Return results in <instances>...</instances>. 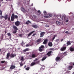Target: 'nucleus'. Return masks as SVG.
Listing matches in <instances>:
<instances>
[{
  "instance_id": "f257e3e1",
  "label": "nucleus",
  "mask_w": 74,
  "mask_h": 74,
  "mask_svg": "<svg viewBox=\"0 0 74 74\" xmlns=\"http://www.w3.org/2000/svg\"><path fill=\"white\" fill-rule=\"evenodd\" d=\"M38 59H36L34 60V62H32L31 63L30 66H34V65L36 64H38L39 62V61H37V60H38Z\"/></svg>"
},
{
  "instance_id": "f03ea898",
  "label": "nucleus",
  "mask_w": 74,
  "mask_h": 74,
  "mask_svg": "<svg viewBox=\"0 0 74 74\" xmlns=\"http://www.w3.org/2000/svg\"><path fill=\"white\" fill-rule=\"evenodd\" d=\"M15 18H18V17L17 15H15L13 13L11 16V21H14V20L15 19Z\"/></svg>"
},
{
  "instance_id": "7ed1b4c3",
  "label": "nucleus",
  "mask_w": 74,
  "mask_h": 74,
  "mask_svg": "<svg viewBox=\"0 0 74 74\" xmlns=\"http://www.w3.org/2000/svg\"><path fill=\"white\" fill-rule=\"evenodd\" d=\"M66 45L64 44L63 45L62 47L60 49V50L61 51H65L66 49Z\"/></svg>"
},
{
  "instance_id": "20e7f679",
  "label": "nucleus",
  "mask_w": 74,
  "mask_h": 74,
  "mask_svg": "<svg viewBox=\"0 0 74 74\" xmlns=\"http://www.w3.org/2000/svg\"><path fill=\"white\" fill-rule=\"evenodd\" d=\"M15 67H16V66L15 65H12L10 67V69L11 70H13L14 69H15Z\"/></svg>"
},
{
  "instance_id": "39448f33",
  "label": "nucleus",
  "mask_w": 74,
  "mask_h": 74,
  "mask_svg": "<svg viewBox=\"0 0 74 74\" xmlns=\"http://www.w3.org/2000/svg\"><path fill=\"white\" fill-rule=\"evenodd\" d=\"M45 34V32H42L40 33V37H42L44 36V34Z\"/></svg>"
},
{
  "instance_id": "423d86ee",
  "label": "nucleus",
  "mask_w": 74,
  "mask_h": 74,
  "mask_svg": "<svg viewBox=\"0 0 74 74\" xmlns=\"http://www.w3.org/2000/svg\"><path fill=\"white\" fill-rule=\"evenodd\" d=\"M15 25L16 26H19V25H20V22L19 21H17L15 22Z\"/></svg>"
},
{
  "instance_id": "0eeeda50",
  "label": "nucleus",
  "mask_w": 74,
  "mask_h": 74,
  "mask_svg": "<svg viewBox=\"0 0 74 74\" xmlns=\"http://www.w3.org/2000/svg\"><path fill=\"white\" fill-rule=\"evenodd\" d=\"M47 42H48V39H45L44 40V41L43 43V44H45V45H46V44H47Z\"/></svg>"
},
{
  "instance_id": "6e6552de",
  "label": "nucleus",
  "mask_w": 74,
  "mask_h": 74,
  "mask_svg": "<svg viewBox=\"0 0 74 74\" xmlns=\"http://www.w3.org/2000/svg\"><path fill=\"white\" fill-rule=\"evenodd\" d=\"M52 52L51 51H50L49 52L47 53V55L48 56H50L51 55V53H52Z\"/></svg>"
},
{
  "instance_id": "1a4fd4ad",
  "label": "nucleus",
  "mask_w": 74,
  "mask_h": 74,
  "mask_svg": "<svg viewBox=\"0 0 74 74\" xmlns=\"http://www.w3.org/2000/svg\"><path fill=\"white\" fill-rule=\"evenodd\" d=\"M36 57H37V55L35 54H32L31 56L32 58H35Z\"/></svg>"
},
{
  "instance_id": "9d476101",
  "label": "nucleus",
  "mask_w": 74,
  "mask_h": 74,
  "mask_svg": "<svg viewBox=\"0 0 74 74\" xmlns=\"http://www.w3.org/2000/svg\"><path fill=\"white\" fill-rule=\"evenodd\" d=\"M41 41H42V39H41V38H40L37 40V43H38V44H39L41 42Z\"/></svg>"
},
{
  "instance_id": "9b49d317",
  "label": "nucleus",
  "mask_w": 74,
  "mask_h": 74,
  "mask_svg": "<svg viewBox=\"0 0 74 74\" xmlns=\"http://www.w3.org/2000/svg\"><path fill=\"white\" fill-rule=\"evenodd\" d=\"M32 26L34 28H35V29H37L38 27V26L37 25H32Z\"/></svg>"
},
{
  "instance_id": "f8f14e48",
  "label": "nucleus",
  "mask_w": 74,
  "mask_h": 74,
  "mask_svg": "<svg viewBox=\"0 0 74 74\" xmlns=\"http://www.w3.org/2000/svg\"><path fill=\"white\" fill-rule=\"evenodd\" d=\"M12 27L15 30H18V28H17V27H16V26L15 25H13Z\"/></svg>"
},
{
  "instance_id": "ddd939ff",
  "label": "nucleus",
  "mask_w": 74,
  "mask_h": 74,
  "mask_svg": "<svg viewBox=\"0 0 74 74\" xmlns=\"http://www.w3.org/2000/svg\"><path fill=\"white\" fill-rule=\"evenodd\" d=\"M16 56V55L15 54H13V53H12L10 55V56L11 58H14Z\"/></svg>"
},
{
  "instance_id": "4468645a",
  "label": "nucleus",
  "mask_w": 74,
  "mask_h": 74,
  "mask_svg": "<svg viewBox=\"0 0 74 74\" xmlns=\"http://www.w3.org/2000/svg\"><path fill=\"white\" fill-rule=\"evenodd\" d=\"M29 23H30L31 24V23H32V22L31 21H30L29 20H28L27 21H26L25 23V24L26 25H29Z\"/></svg>"
},
{
  "instance_id": "2eb2a0df",
  "label": "nucleus",
  "mask_w": 74,
  "mask_h": 74,
  "mask_svg": "<svg viewBox=\"0 0 74 74\" xmlns=\"http://www.w3.org/2000/svg\"><path fill=\"white\" fill-rule=\"evenodd\" d=\"M35 32V31H33L31 32L30 33H29V34L28 35V37H29L30 36H31L33 33L34 32Z\"/></svg>"
},
{
  "instance_id": "dca6fc26",
  "label": "nucleus",
  "mask_w": 74,
  "mask_h": 74,
  "mask_svg": "<svg viewBox=\"0 0 74 74\" xmlns=\"http://www.w3.org/2000/svg\"><path fill=\"white\" fill-rule=\"evenodd\" d=\"M10 53H8L7 54L6 59H9V57H10Z\"/></svg>"
},
{
  "instance_id": "f3484780",
  "label": "nucleus",
  "mask_w": 74,
  "mask_h": 74,
  "mask_svg": "<svg viewBox=\"0 0 74 74\" xmlns=\"http://www.w3.org/2000/svg\"><path fill=\"white\" fill-rule=\"evenodd\" d=\"M73 67L72 66H69L68 67V70H71L72 69V68H73Z\"/></svg>"
},
{
  "instance_id": "a211bd4d",
  "label": "nucleus",
  "mask_w": 74,
  "mask_h": 74,
  "mask_svg": "<svg viewBox=\"0 0 74 74\" xmlns=\"http://www.w3.org/2000/svg\"><path fill=\"white\" fill-rule=\"evenodd\" d=\"M47 58V57L46 56L43 57L42 59V61H44V60H45Z\"/></svg>"
},
{
  "instance_id": "6ab92c4d",
  "label": "nucleus",
  "mask_w": 74,
  "mask_h": 74,
  "mask_svg": "<svg viewBox=\"0 0 74 74\" xmlns=\"http://www.w3.org/2000/svg\"><path fill=\"white\" fill-rule=\"evenodd\" d=\"M48 45L49 47H52V42H49L48 43Z\"/></svg>"
},
{
  "instance_id": "aec40b11",
  "label": "nucleus",
  "mask_w": 74,
  "mask_h": 74,
  "mask_svg": "<svg viewBox=\"0 0 74 74\" xmlns=\"http://www.w3.org/2000/svg\"><path fill=\"white\" fill-rule=\"evenodd\" d=\"M29 51V48H27L26 49H25L23 50V51L24 52H26V51Z\"/></svg>"
},
{
  "instance_id": "412c9836",
  "label": "nucleus",
  "mask_w": 74,
  "mask_h": 74,
  "mask_svg": "<svg viewBox=\"0 0 74 74\" xmlns=\"http://www.w3.org/2000/svg\"><path fill=\"white\" fill-rule=\"evenodd\" d=\"M60 59V57H57L56 59V61H58V60H59Z\"/></svg>"
},
{
  "instance_id": "4be33fe9",
  "label": "nucleus",
  "mask_w": 74,
  "mask_h": 74,
  "mask_svg": "<svg viewBox=\"0 0 74 74\" xmlns=\"http://www.w3.org/2000/svg\"><path fill=\"white\" fill-rule=\"evenodd\" d=\"M7 35L8 36H10V38H11V34L10 33H8Z\"/></svg>"
},
{
  "instance_id": "5701e85b",
  "label": "nucleus",
  "mask_w": 74,
  "mask_h": 74,
  "mask_svg": "<svg viewBox=\"0 0 74 74\" xmlns=\"http://www.w3.org/2000/svg\"><path fill=\"white\" fill-rule=\"evenodd\" d=\"M66 44H67L68 45H71V42L68 41L66 43Z\"/></svg>"
},
{
  "instance_id": "b1692460",
  "label": "nucleus",
  "mask_w": 74,
  "mask_h": 74,
  "mask_svg": "<svg viewBox=\"0 0 74 74\" xmlns=\"http://www.w3.org/2000/svg\"><path fill=\"white\" fill-rule=\"evenodd\" d=\"M8 17V15L6 14L5 16H4V18L5 20H7V17Z\"/></svg>"
},
{
  "instance_id": "393cba45",
  "label": "nucleus",
  "mask_w": 74,
  "mask_h": 74,
  "mask_svg": "<svg viewBox=\"0 0 74 74\" xmlns=\"http://www.w3.org/2000/svg\"><path fill=\"white\" fill-rule=\"evenodd\" d=\"M56 24L57 25H60V22L58 21H57L56 22Z\"/></svg>"
},
{
  "instance_id": "a878e982",
  "label": "nucleus",
  "mask_w": 74,
  "mask_h": 74,
  "mask_svg": "<svg viewBox=\"0 0 74 74\" xmlns=\"http://www.w3.org/2000/svg\"><path fill=\"white\" fill-rule=\"evenodd\" d=\"M70 51H71V52H73V51H74V49L73 47H71L70 48Z\"/></svg>"
},
{
  "instance_id": "bb28decb",
  "label": "nucleus",
  "mask_w": 74,
  "mask_h": 74,
  "mask_svg": "<svg viewBox=\"0 0 74 74\" xmlns=\"http://www.w3.org/2000/svg\"><path fill=\"white\" fill-rule=\"evenodd\" d=\"M1 63H6V64H7L8 62H5V61H1Z\"/></svg>"
},
{
  "instance_id": "cd10ccee",
  "label": "nucleus",
  "mask_w": 74,
  "mask_h": 74,
  "mask_svg": "<svg viewBox=\"0 0 74 74\" xmlns=\"http://www.w3.org/2000/svg\"><path fill=\"white\" fill-rule=\"evenodd\" d=\"M56 35H54V36L52 39V41H53V40H54V39L55 38V37H56Z\"/></svg>"
},
{
  "instance_id": "c85d7f7f",
  "label": "nucleus",
  "mask_w": 74,
  "mask_h": 74,
  "mask_svg": "<svg viewBox=\"0 0 74 74\" xmlns=\"http://www.w3.org/2000/svg\"><path fill=\"white\" fill-rule=\"evenodd\" d=\"M29 69H30V67H29V66H28V67H27V68H25V70H26L28 71V70H29Z\"/></svg>"
},
{
  "instance_id": "c756f323",
  "label": "nucleus",
  "mask_w": 74,
  "mask_h": 74,
  "mask_svg": "<svg viewBox=\"0 0 74 74\" xmlns=\"http://www.w3.org/2000/svg\"><path fill=\"white\" fill-rule=\"evenodd\" d=\"M21 60L22 61V62L24 61V58H23V57L22 56L21 57Z\"/></svg>"
},
{
  "instance_id": "7c9ffc66",
  "label": "nucleus",
  "mask_w": 74,
  "mask_h": 74,
  "mask_svg": "<svg viewBox=\"0 0 74 74\" xmlns=\"http://www.w3.org/2000/svg\"><path fill=\"white\" fill-rule=\"evenodd\" d=\"M42 48L41 47H39V51H42Z\"/></svg>"
},
{
  "instance_id": "2f4dec72",
  "label": "nucleus",
  "mask_w": 74,
  "mask_h": 74,
  "mask_svg": "<svg viewBox=\"0 0 74 74\" xmlns=\"http://www.w3.org/2000/svg\"><path fill=\"white\" fill-rule=\"evenodd\" d=\"M44 18H49V16H44Z\"/></svg>"
},
{
  "instance_id": "473e14b6",
  "label": "nucleus",
  "mask_w": 74,
  "mask_h": 74,
  "mask_svg": "<svg viewBox=\"0 0 74 74\" xmlns=\"http://www.w3.org/2000/svg\"><path fill=\"white\" fill-rule=\"evenodd\" d=\"M17 32V30H15L13 32V34H15Z\"/></svg>"
},
{
  "instance_id": "72a5a7b5",
  "label": "nucleus",
  "mask_w": 74,
  "mask_h": 74,
  "mask_svg": "<svg viewBox=\"0 0 74 74\" xmlns=\"http://www.w3.org/2000/svg\"><path fill=\"white\" fill-rule=\"evenodd\" d=\"M50 51H54V49L53 48H51L49 49Z\"/></svg>"
},
{
  "instance_id": "f704fd0d",
  "label": "nucleus",
  "mask_w": 74,
  "mask_h": 74,
  "mask_svg": "<svg viewBox=\"0 0 74 74\" xmlns=\"http://www.w3.org/2000/svg\"><path fill=\"white\" fill-rule=\"evenodd\" d=\"M22 63V61H21V63H20V66H23V64Z\"/></svg>"
},
{
  "instance_id": "c9c22d12",
  "label": "nucleus",
  "mask_w": 74,
  "mask_h": 74,
  "mask_svg": "<svg viewBox=\"0 0 74 74\" xmlns=\"http://www.w3.org/2000/svg\"><path fill=\"white\" fill-rule=\"evenodd\" d=\"M48 15L50 17H52V14H48Z\"/></svg>"
},
{
  "instance_id": "e433bc0d",
  "label": "nucleus",
  "mask_w": 74,
  "mask_h": 74,
  "mask_svg": "<svg viewBox=\"0 0 74 74\" xmlns=\"http://www.w3.org/2000/svg\"><path fill=\"white\" fill-rule=\"evenodd\" d=\"M44 15H47V13L46 11H44Z\"/></svg>"
},
{
  "instance_id": "4c0bfd02",
  "label": "nucleus",
  "mask_w": 74,
  "mask_h": 74,
  "mask_svg": "<svg viewBox=\"0 0 74 74\" xmlns=\"http://www.w3.org/2000/svg\"><path fill=\"white\" fill-rule=\"evenodd\" d=\"M21 44L22 45H23L25 44V43L23 42V40L22 41V42H21Z\"/></svg>"
},
{
  "instance_id": "58836bf2",
  "label": "nucleus",
  "mask_w": 74,
  "mask_h": 74,
  "mask_svg": "<svg viewBox=\"0 0 74 74\" xmlns=\"http://www.w3.org/2000/svg\"><path fill=\"white\" fill-rule=\"evenodd\" d=\"M44 68H41L40 69V71H42L43 70H44Z\"/></svg>"
},
{
  "instance_id": "ea45409f",
  "label": "nucleus",
  "mask_w": 74,
  "mask_h": 74,
  "mask_svg": "<svg viewBox=\"0 0 74 74\" xmlns=\"http://www.w3.org/2000/svg\"><path fill=\"white\" fill-rule=\"evenodd\" d=\"M56 42H59V39H58L56 40Z\"/></svg>"
},
{
  "instance_id": "a19ab883",
  "label": "nucleus",
  "mask_w": 74,
  "mask_h": 74,
  "mask_svg": "<svg viewBox=\"0 0 74 74\" xmlns=\"http://www.w3.org/2000/svg\"><path fill=\"white\" fill-rule=\"evenodd\" d=\"M64 16H62V20H63V19H64Z\"/></svg>"
},
{
  "instance_id": "79ce46f5",
  "label": "nucleus",
  "mask_w": 74,
  "mask_h": 74,
  "mask_svg": "<svg viewBox=\"0 0 74 74\" xmlns=\"http://www.w3.org/2000/svg\"><path fill=\"white\" fill-rule=\"evenodd\" d=\"M1 19H3V18H4V16H0Z\"/></svg>"
},
{
  "instance_id": "37998d69",
  "label": "nucleus",
  "mask_w": 74,
  "mask_h": 74,
  "mask_svg": "<svg viewBox=\"0 0 74 74\" xmlns=\"http://www.w3.org/2000/svg\"><path fill=\"white\" fill-rule=\"evenodd\" d=\"M0 15H2V11L0 10Z\"/></svg>"
},
{
  "instance_id": "c03bdc74",
  "label": "nucleus",
  "mask_w": 74,
  "mask_h": 74,
  "mask_svg": "<svg viewBox=\"0 0 74 74\" xmlns=\"http://www.w3.org/2000/svg\"><path fill=\"white\" fill-rule=\"evenodd\" d=\"M8 21H10V16H9L8 18Z\"/></svg>"
},
{
  "instance_id": "a18cd8bd",
  "label": "nucleus",
  "mask_w": 74,
  "mask_h": 74,
  "mask_svg": "<svg viewBox=\"0 0 74 74\" xmlns=\"http://www.w3.org/2000/svg\"><path fill=\"white\" fill-rule=\"evenodd\" d=\"M40 47L42 48H44V45H42Z\"/></svg>"
},
{
  "instance_id": "49530a36",
  "label": "nucleus",
  "mask_w": 74,
  "mask_h": 74,
  "mask_svg": "<svg viewBox=\"0 0 74 74\" xmlns=\"http://www.w3.org/2000/svg\"><path fill=\"white\" fill-rule=\"evenodd\" d=\"M26 47H29V44H27L26 45Z\"/></svg>"
},
{
  "instance_id": "de8ad7c7",
  "label": "nucleus",
  "mask_w": 74,
  "mask_h": 74,
  "mask_svg": "<svg viewBox=\"0 0 74 74\" xmlns=\"http://www.w3.org/2000/svg\"><path fill=\"white\" fill-rule=\"evenodd\" d=\"M35 35H36V34H33L32 36L33 37H34Z\"/></svg>"
},
{
  "instance_id": "09e8293b",
  "label": "nucleus",
  "mask_w": 74,
  "mask_h": 74,
  "mask_svg": "<svg viewBox=\"0 0 74 74\" xmlns=\"http://www.w3.org/2000/svg\"><path fill=\"white\" fill-rule=\"evenodd\" d=\"M26 33H28L29 32V30H27L25 31Z\"/></svg>"
},
{
  "instance_id": "8fccbe9b",
  "label": "nucleus",
  "mask_w": 74,
  "mask_h": 74,
  "mask_svg": "<svg viewBox=\"0 0 74 74\" xmlns=\"http://www.w3.org/2000/svg\"><path fill=\"white\" fill-rule=\"evenodd\" d=\"M68 22H69V19L68 18H67V20L66 21V22L67 23Z\"/></svg>"
},
{
  "instance_id": "3c124183",
  "label": "nucleus",
  "mask_w": 74,
  "mask_h": 74,
  "mask_svg": "<svg viewBox=\"0 0 74 74\" xmlns=\"http://www.w3.org/2000/svg\"><path fill=\"white\" fill-rule=\"evenodd\" d=\"M69 32V31H66L65 32V33H66V34H68V33Z\"/></svg>"
},
{
  "instance_id": "603ef678",
  "label": "nucleus",
  "mask_w": 74,
  "mask_h": 74,
  "mask_svg": "<svg viewBox=\"0 0 74 74\" xmlns=\"http://www.w3.org/2000/svg\"><path fill=\"white\" fill-rule=\"evenodd\" d=\"M64 55L63 53H61V56H63V55Z\"/></svg>"
},
{
  "instance_id": "864d4df0",
  "label": "nucleus",
  "mask_w": 74,
  "mask_h": 74,
  "mask_svg": "<svg viewBox=\"0 0 74 74\" xmlns=\"http://www.w3.org/2000/svg\"><path fill=\"white\" fill-rule=\"evenodd\" d=\"M38 12L39 13H40V14H41V12H40V10H38Z\"/></svg>"
},
{
  "instance_id": "5fc2aeb1",
  "label": "nucleus",
  "mask_w": 74,
  "mask_h": 74,
  "mask_svg": "<svg viewBox=\"0 0 74 74\" xmlns=\"http://www.w3.org/2000/svg\"><path fill=\"white\" fill-rule=\"evenodd\" d=\"M66 53H66V52H65L63 54L64 55L65 54H66Z\"/></svg>"
},
{
  "instance_id": "6e6d98bb",
  "label": "nucleus",
  "mask_w": 74,
  "mask_h": 74,
  "mask_svg": "<svg viewBox=\"0 0 74 74\" xmlns=\"http://www.w3.org/2000/svg\"><path fill=\"white\" fill-rule=\"evenodd\" d=\"M22 11H25V9H24V8L23 9H22Z\"/></svg>"
},
{
  "instance_id": "4d7b16f0",
  "label": "nucleus",
  "mask_w": 74,
  "mask_h": 74,
  "mask_svg": "<svg viewBox=\"0 0 74 74\" xmlns=\"http://www.w3.org/2000/svg\"><path fill=\"white\" fill-rule=\"evenodd\" d=\"M26 65H25L24 67V68L25 69L26 68Z\"/></svg>"
},
{
  "instance_id": "13d9d810",
  "label": "nucleus",
  "mask_w": 74,
  "mask_h": 74,
  "mask_svg": "<svg viewBox=\"0 0 74 74\" xmlns=\"http://www.w3.org/2000/svg\"><path fill=\"white\" fill-rule=\"evenodd\" d=\"M63 39H62V40H61V41H62H62H63Z\"/></svg>"
},
{
  "instance_id": "bf43d9fd",
  "label": "nucleus",
  "mask_w": 74,
  "mask_h": 74,
  "mask_svg": "<svg viewBox=\"0 0 74 74\" xmlns=\"http://www.w3.org/2000/svg\"><path fill=\"white\" fill-rule=\"evenodd\" d=\"M6 1H8V0H6ZM11 0H8V1H11Z\"/></svg>"
},
{
  "instance_id": "052dcab7",
  "label": "nucleus",
  "mask_w": 74,
  "mask_h": 74,
  "mask_svg": "<svg viewBox=\"0 0 74 74\" xmlns=\"http://www.w3.org/2000/svg\"><path fill=\"white\" fill-rule=\"evenodd\" d=\"M11 8H12V5H11Z\"/></svg>"
},
{
  "instance_id": "680f3d73",
  "label": "nucleus",
  "mask_w": 74,
  "mask_h": 74,
  "mask_svg": "<svg viewBox=\"0 0 74 74\" xmlns=\"http://www.w3.org/2000/svg\"><path fill=\"white\" fill-rule=\"evenodd\" d=\"M59 16L60 17H60H61V16Z\"/></svg>"
},
{
  "instance_id": "e2e57ef3",
  "label": "nucleus",
  "mask_w": 74,
  "mask_h": 74,
  "mask_svg": "<svg viewBox=\"0 0 74 74\" xmlns=\"http://www.w3.org/2000/svg\"><path fill=\"white\" fill-rule=\"evenodd\" d=\"M1 49H0V52H1Z\"/></svg>"
},
{
  "instance_id": "0e129e2a",
  "label": "nucleus",
  "mask_w": 74,
  "mask_h": 74,
  "mask_svg": "<svg viewBox=\"0 0 74 74\" xmlns=\"http://www.w3.org/2000/svg\"><path fill=\"white\" fill-rule=\"evenodd\" d=\"M32 6L33 5V4H32Z\"/></svg>"
},
{
  "instance_id": "69168bd1",
  "label": "nucleus",
  "mask_w": 74,
  "mask_h": 74,
  "mask_svg": "<svg viewBox=\"0 0 74 74\" xmlns=\"http://www.w3.org/2000/svg\"><path fill=\"white\" fill-rule=\"evenodd\" d=\"M73 74H74V72L73 73Z\"/></svg>"
},
{
  "instance_id": "338daca9",
  "label": "nucleus",
  "mask_w": 74,
  "mask_h": 74,
  "mask_svg": "<svg viewBox=\"0 0 74 74\" xmlns=\"http://www.w3.org/2000/svg\"><path fill=\"white\" fill-rule=\"evenodd\" d=\"M18 49H19V48Z\"/></svg>"
},
{
  "instance_id": "774afa93",
  "label": "nucleus",
  "mask_w": 74,
  "mask_h": 74,
  "mask_svg": "<svg viewBox=\"0 0 74 74\" xmlns=\"http://www.w3.org/2000/svg\"><path fill=\"white\" fill-rule=\"evenodd\" d=\"M1 1H3V0H1Z\"/></svg>"
}]
</instances>
